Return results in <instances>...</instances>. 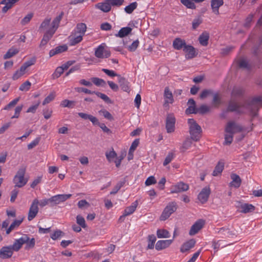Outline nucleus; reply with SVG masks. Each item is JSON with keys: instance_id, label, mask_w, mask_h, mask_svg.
<instances>
[{"instance_id": "1", "label": "nucleus", "mask_w": 262, "mask_h": 262, "mask_svg": "<svg viewBox=\"0 0 262 262\" xmlns=\"http://www.w3.org/2000/svg\"><path fill=\"white\" fill-rule=\"evenodd\" d=\"M243 130V128L233 121H229L225 128V145H230L233 141V135Z\"/></svg>"}, {"instance_id": "2", "label": "nucleus", "mask_w": 262, "mask_h": 262, "mask_svg": "<svg viewBox=\"0 0 262 262\" xmlns=\"http://www.w3.org/2000/svg\"><path fill=\"white\" fill-rule=\"evenodd\" d=\"M63 12H61L58 16H57L53 20L51 26L50 28L46 32L43 38L39 45V47L42 48L47 45L48 41L52 37L54 34L55 33L56 30L59 27V23L63 17Z\"/></svg>"}, {"instance_id": "3", "label": "nucleus", "mask_w": 262, "mask_h": 262, "mask_svg": "<svg viewBox=\"0 0 262 262\" xmlns=\"http://www.w3.org/2000/svg\"><path fill=\"white\" fill-rule=\"evenodd\" d=\"M252 100L250 101H246L243 104L238 103L234 99L230 100L228 102L227 112H236L237 114L244 113L243 108L252 111L253 107H255L254 103H252Z\"/></svg>"}, {"instance_id": "4", "label": "nucleus", "mask_w": 262, "mask_h": 262, "mask_svg": "<svg viewBox=\"0 0 262 262\" xmlns=\"http://www.w3.org/2000/svg\"><path fill=\"white\" fill-rule=\"evenodd\" d=\"M188 123L191 140L195 141H199L201 137V127L193 119H189Z\"/></svg>"}, {"instance_id": "5", "label": "nucleus", "mask_w": 262, "mask_h": 262, "mask_svg": "<svg viewBox=\"0 0 262 262\" xmlns=\"http://www.w3.org/2000/svg\"><path fill=\"white\" fill-rule=\"evenodd\" d=\"M26 169L24 166L20 167L14 176L13 182L15 187L21 188L28 182V179L25 177Z\"/></svg>"}, {"instance_id": "6", "label": "nucleus", "mask_w": 262, "mask_h": 262, "mask_svg": "<svg viewBox=\"0 0 262 262\" xmlns=\"http://www.w3.org/2000/svg\"><path fill=\"white\" fill-rule=\"evenodd\" d=\"M177 209V203L174 202H170L164 209L160 217V221H165L171 214L174 212Z\"/></svg>"}, {"instance_id": "7", "label": "nucleus", "mask_w": 262, "mask_h": 262, "mask_svg": "<svg viewBox=\"0 0 262 262\" xmlns=\"http://www.w3.org/2000/svg\"><path fill=\"white\" fill-rule=\"evenodd\" d=\"M189 188V186L188 184L183 182H180L171 186L170 193H177L182 192L188 190Z\"/></svg>"}, {"instance_id": "8", "label": "nucleus", "mask_w": 262, "mask_h": 262, "mask_svg": "<svg viewBox=\"0 0 262 262\" xmlns=\"http://www.w3.org/2000/svg\"><path fill=\"white\" fill-rule=\"evenodd\" d=\"M38 204L39 201L37 199L33 201L28 212V220L29 221L34 219L37 214L39 210Z\"/></svg>"}, {"instance_id": "9", "label": "nucleus", "mask_w": 262, "mask_h": 262, "mask_svg": "<svg viewBox=\"0 0 262 262\" xmlns=\"http://www.w3.org/2000/svg\"><path fill=\"white\" fill-rule=\"evenodd\" d=\"M95 55L98 58H108L111 56V52L105 49L104 44H101L96 49Z\"/></svg>"}, {"instance_id": "10", "label": "nucleus", "mask_w": 262, "mask_h": 262, "mask_svg": "<svg viewBox=\"0 0 262 262\" xmlns=\"http://www.w3.org/2000/svg\"><path fill=\"white\" fill-rule=\"evenodd\" d=\"M176 119L173 114H168L166 119V128L168 133L174 131Z\"/></svg>"}, {"instance_id": "11", "label": "nucleus", "mask_w": 262, "mask_h": 262, "mask_svg": "<svg viewBox=\"0 0 262 262\" xmlns=\"http://www.w3.org/2000/svg\"><path fill=\"white\" fill-rule=\"evenodd\" d=\"M210 193V188L206 186L203 188L199 193L198 199L202 204H204L208 201Z\"/></svg>"}, {"instance_id": "12", "label": "nucleus", "mask_w": 262, "mask_h": 262, "mask_svg": "<svg viewBox=\"0 0 262 262\" xmlns=\"http://www.w3.org/2000/svg\"><path fill=\"white\" fill-rule=\"evenodd\" d=\"M72 196L71 194H57L52 196L49 199L50 203H54L55 204H58L70 199Z\"/></svg>"}, {"instance_id": "13", "label": "nucleus", "mask_w": 262, "mask_h": 262, "mask_svg": "<svg viewBox=\"0 0 262 262\" xmlns=\"http://www.w3.org/2000/svg\"><path fill=\"white\" fill-rule=\"evenodd\" d=\"M205 221L200 219L198 220L191 227L189 234L190 235H194L196 234L204 226Z\"/></svg>"}, {"instance_id": "14", "label": "nucleus", "mask_w": 262, "mask_h": 262, "mask_svg": "<svg viewBox=\"0 0 262 262\" xmlns=\"http://www.w3.org/2000/svg\"><path fill=\"white\" fill-rule=\"evenodd\" d=\"M13 253V251L10 246L3 247L0 249V258L7 259L10 258Z\"/></svg>"}, {"instance_id": "15", "label": "nucleus", "mask_w": 262, "mask_h": 262, "mask_svg": "<svg viewBox=\"0 0 262 262\" xmlns=\"http://www.w3.org/2000/svg\"><path fill=\"white\" fill-rule=\"evenodd\" d=\"M118 82L121 90L127 93L130 92L129 82L125 78L122 77L121 75L118 76Z\"/></svg>"}, {"instance_id": "16", "label": "nucleus", "mask_w": 262, "mask_h": 262, "mask_svg": "<svg viewBox=\"0 0 262 262\" xmlns=\"http://www.w3.org/2000/svg\"><path fill=\"white\" fill-rule=\"evenodd\" d=\"M183 51L185 52V57L187 59H191L195 57L198 53L196 52L195 48L191 45L184 46Z\"/></svg>"}, {"instance_id": "17", "label": "nucleus", "mask_w": 262, "mask_h": 262, "mask_svg": "<svg viewBox=\"0 0 262 262\" xmlns=\"http://www.w3.org/2000/svg\"><path fill=\"white\" fill-rule=\"evenodd\" d=\"M217 233L221 235L223 238H231L235 235L234 231L230 230L229 228L225 227L219 229Z\"/></svg>"}, {"instance_id": "18", "label": "nucleus", "mask_w": 262, "mask_h": 262, "mask_svg": "<svg viewBox=\"0 0 262 262\" xmlns=\"http://www.w3.org/2000/svg\"><path fill=\"white\" fill-rule=\"evenodd\" d=\"M164 97L165 99L164 106H166L169 103L173 102V98L172 92L170 91L168 87H166L164 90Z\"/></svg>"}, {"instance_id": "19", "label": "nucleus", "mask_w": 262, "mask_h": 262, "mask_svg": "<svg viewBox=\"0 0 262 262\" xmlns=\"http://www.w3.org/2000/svg\"><path fill=\"white\" fill-rule=\"evenodd\" d=\"M22 238L26 241L25 244H26L25 249L26 250H29L33 249L35 245V239L33 237L30 238L27 234H24Z\"/></svg>"}, {"instance_id": "20", "label": "nucleus", "mask_w": 262, "mask_h": 262, "mask_svg": "<svg viewBox=\"0 0 262 262\" xmlns=\"http://www.w3.org/2000/svg\"><path fill=\"white\" fill-rule=\"evenodd\" d=\"M172 242V239L158 241L155 246L157 250H161L169 247Z\"/></svg>"}, {"instance_id": "21", "label": "nucleus", "mask_w": 262, "mask_h": 262, "mask_svg": "<svg viewBox=\"0 0 262 262\" xmlns=\"http://www.w3.org/2000/svg\"><path fill=\"white\" fill-rule=\"evenodd\" d=\"M224 4L223 0H211V7L212 10V12L216 14L219 15V8L223 6Z\"/></svg>"}, {"instance_id": "22", "label": "nucleus", "mask_w": 262, "mask_h": 262, "mask_svg": "<svg viewBox=\"0 0 262 262\" xmlns=\"http://www.w3.org/2000/svg\"><path fill=\"white\" fill-rule=\"evenodd\" d=\"M83 36L79 34L73 32L71 35L69 37L70 40V45L71 46H74L82 40Z\"/></svg>"}, {"instance_id": "23", "label": "nucleus", "mask_w": 262, "mask_h": 262, "mask_svg": "<svg viewBox=\"0 0 262 262\" xmlns=\"http://www.w3.org/2000/svg\"><path fill=\"white\" fill-rule=\"evenodd\" d=\"M195 243L196 242L194 239H191L188 241L184 243L181 247V252L182 253H184L189 250L190 249L192 248L194 246Z\"/></svg>"}, {"instance_id": "24", "label": "nucleus", "mask_w": 262, "mask_h": 262, "mask_svg": "<svg viewBox=\"0 0 262 262\" xmlns=\"http://www.w3.org/2000/svg\"><path fill=\"white\" fill-rule=\"evenodd\" d=\"M68 50V47L67 45H64L62 46H59L56 47L55 49H52L49 52L50 57H52L56 54L61 53L63 52L66 51Z\"/></svg>"}, {"instance_id": "25", "label": "nucleus", "mask_w": 262, "mask_h": 262, "mask_svg": "<svg viewBox=\"0 0 262 262\" xmlns=\"http://www.w3.org/2000/svg\"><path fill=\"white\" fill-rule=\"evenodd\" d=\"M25 242H26V241L21 236L20 238L15 239L13 244L10 245V246L13 251L17 252L21 249L22 246L25 244Z\"/></svg>"}, {"instance_id": "26", "label": "nucleus", "mask_w": 262, "mask_h": 262, "mask_svg": "<svg viewBox=\"0 0 262 262\" xmlns=\"http://www.w3.org/2000/svg\"><path fill=\"white\" fill-rule=\"evenodd\" d=\"M231 178L232 181L230 183V185L233 186L235 188H238L242 182V180L237 174L235 173H232L231 174Z\"/></svg>"}, {"instance_id": "27", "label": "nucleus", "mask_w": 262, "mask_h": 262, "mask_svg": "<svg viewBox=\"0 0 262 262\" xmlns=\"http://www.w3.org/2000/svg\"><path fill=\"white\" fill-rule=\"evenodd\" d=\"M96 6L98 8L104 12H109L111 9V6L108 0L105 1L103 3H99Z\"/></svg>"}, {"instance_id": "28", "label": "nucleus", "mask_w": 262, "mask_h": 262, "mask_svg": "<svg viewBox=\"0 0 262 262\" xmlns=\"http://www.w3.org/2000/svg\"><path fill=\"white\" fill-rule=\"evenodd\" d=\"M186 44L184 40L180 38H176L173 41V47L176 50H181L184 48Z\"/></svg>"}, {"instance_id": "29", "label": "nucleus", "mask_w": 262, "mask_h": 262, "mask_svg": "<svg viewBox=\"0 0 262 262\" xmlns=\"http://www.w3.org/2000/svg\"><path fill=\"white\" fill-rule=\"evenodd\" d=\"M224 168V162L221 160L217 165L215 166V168L213 171L212 175L213 176H217L220 174L223 171Z\"/></svg>"}, {"instance_id": "30", "label": "nucleus", "mask_w": 262, "mask_h": 262, "mask_svg": "<svg viewBox=\"0 0 262 262\" xmlns=\"http://www.w3.org/2000/svg\"><path fill=\"white\" fill-rule=\"evenodd\" d=\"M86 30V26L84 23H79L77 25L74 32L83 36Z\"/></svg>"}, {"instance_id": "31", "label": "nucleus", "mask_w": 262, "mask_h": 262, "mask_svg": "<svg viewBox=\"0 0 262 262\" xmlns=\"http://www.w3.org/2000/svg\"><path fill=\"white\" fill-rule=\"evenodd\" d=\"M240 208L242 209L240 211L242 213H246L254 210L255 207L252 204H241Z\"/></svg>"}, {"instance_id": "32", "label": "nucleus", "mask_w": 262, "mask_h": 262, "mask_svg": "<svg viewBox=\"0 0 262 262\" xmlns=\"http://www.w3.org/2000/svg\"><path fill=\"white\" fill-rule=\"evenodd\" d=\"M138 205V202L136 201L132 203L131 206L126 207L124 211L125 215L127 216L132 214L135 211Z\"/></svg>"}, {"instance_id": "33", "label": "nucleus", "mask_w": 262, "mask_h": 262, "mask_svg": "<svg viewBox=\"0 0 262 262\" xmlns=\"http://www.w3.org/2000/svg\"><path fill=\"white\" fill-rule=\"evenodd\" d=\"M209 36V34L206 32H203L199 38V42L201 45L203 46H206L208 43Z\"/></svg>"}, {"instance_id": "34", "label": "nucleus", "mask_w": 262, "mask_h": 262, "mask_svg": "<svg viewBox=\"0 0 262 262\" xmlns=\"http://www.w3.org/2000/svg\"><path fill=\"white\" fill-rule=\"evenodd\" d=\"M132 29L130 27H124V28H122L118 32V33L117 34H116L115 35L116 36H117V37H124L126 36H127V35H128L132 31Z\"/></svg>"}, {"instance_id": "35", "label": "nucleus", "mask_w": 262, "mask_h": 262, "mask_svg": "<svg viewBox=\"0 0 262 262\" xmlns=\"http://www.w3.org/2000/svg\"><path fill=\"white\" fill-rule=\"evenodd\" d=\"M19 51L18 49L12 48L10 49L7 53L4 55V59H9L18 53Z\"/></svg>"}, {"instance_id": "36", "label": "nucleus", "mask_w": 262, "mask_h": 262, "mask_svg": "<svg viewBox=\"0 0 262 262\" xmlns=\"http://www.w3.org/2000/svg\"><path fill=\"white\" fill-rule=\"evenodd\" d=\"M26 69L22 66L20 67V69L16 71L12 76V79L14 80L18 79L21 76L24 75L26 72Z\"/></svg>"}, {"instance_id": "37", "label": "nucleus", "mask_w": 262, "mask_h": 262, "mask_svg": "<svg viewBox=\"0 0 262 262\" xmlns=\"http://www.w3.org/2000/svg\"><path fill=\"white\" fill-rule=\"evenodd\" d=\"M156 237L155 235L151 234L148 236V245L147 249H152L154 248V245L156 241Z\"/></svg>"}, {"instance_id": "38", "label": "nucleus", "mask_w": 262, "mask_h": 262, "mask_svg": "<svg viewBox=\"0 0 262 262\" xmlns=\"http://www.w3.org/2000/svg\"><path fill=\"white\" fill-rule=\"evenodd\" d=\"M244 93L243 89L241 88H234L231 93L232 97H238L242 96Z\"/></svg>"}, {"instance_id": "39", "label": "nucleus", "mask_w": 262, "mask_h": 262, "mask_svg": "<svg viewBox=\"0 0 262 262\" xmlns=\"http://www.w3.org/2000/svg\"><path fill=\"white\" fill-rule=\"evenodd\" d=\"M75 105L74 101L64 99L61 101L60 105L63 107L73 108Z\"/></svg>"}, {"instance_id": "40", "label": "nucleus", "mask_w": 262, "mask_h": 262, "mask_svg": "<svg viewBox=\"0 0 262 262\" xmlns=\"http://www.w3.org/2000/svg\"><path fill=\"white\" fill-rule=\"evenodd\" d=\"M137 6L138 4L137 2H133L130 4L129 5L127 6L124 8V11L128 14H131L134 11V10L137 8Z\"/></svg>"}, {"instance_id": "41", "label": "nucleus", "mask_w": 262, "mask_h": 262, "mask_svg": "<svg viewBox=\"0 0 262 262\" xmlns=\"http://www.w3.org/2000/svg\"><path fill=\"white\" fill-rule=\"evenodd\" d=\"M157 235L158 238H167L169 237V232L165 229H158L157 231Z\"/></svg>"}, {"instance_id": "42", "label": "nucleus", "mask_w": 262, "mask_h": 262, "mask_svg": "<svg viewBox=\"0 0 262 262\" xmlns=\"http://www.w3.org/2000/svg\"><path fill=\"white\" fill-rule=\"evenodd\" d=\"M191 139L187 138L184 141L182 147L180 148L182 152L185 151L186 150L188 149L191 146L192 144V141Z\"/></svg>"}, {"instance_id": "43", "label": "nucleus", "mask_w": 262, "mask_h": 262, "mask_svg": "<svg viewBox=\"0 0 262 262\" xmlns=\"http://www.w3.org/2000/svg\"><path fill=\"white\" fill-rule=\"evenodd\" d=\"M64 233L60 230H57L54 231L53 233L51 234L50 237L53 240H56L59 238L60 237L63 236Z\"/></svg>"}, {"instance_id": "44", "label": "nucleus", "mask_w": 262, "mask_h": 262, "mask_svg": "<svg viewBox=\"0 0 262 262\" xmlns=\"http://www.w3.org/2000/svg\"><path fill=\"white\" fill-rule=\"evenodd\" d=\"M91 80L97 86H104L106 84L105 81L103 79L97 77L92 78Z\"/></svg>"}, {"instance_id": "45", "label": "nucleus", "mask_w": 262, "mask_h": 262, "mask_svg": "<svg viewBox=\"0 0 262 262\" xmlns=\"http://www.w3.org/2000/svg\"><path fill=\"white\" fill-rule=\"evenodd\" d=\"M94 94L96 95L98 97L101 98L102 100H103L105 102L107 103H111L112 101L110 99V98L105 94L101 93L99 92H96L95 91Z\"/></svg>"}, {"instance_id": "46", "label": "nucleus", "mask_w": 262, "mask_h": 262, "mask_svg": "<svg viewBox=\"0 0 262 262\" xmlns=\"http://www.w3.org/2000/svg\"><path fill=\"white\" fill-rule=\"evenodd\" d=\"M202 22L203 20L201 16H198L194 18L192 23V29H196L199 27V26L202 23Z\"/></svg>"}, {"instance_id": "47", "label": "nucleus", "mask_w": 262, "mask_h": 262, "mask_svg": "<svg viewBox=\"0 0 262 262\" xmlns=\"http://www.w3.org/2000/svg\"><path fill=\"white\" fill-rule=\"evenodd\" d=\"M181 2L188 8L192 9L195 8V5L191 0H181Z\"/></svg>"}, {"instance_id": "48", "label": "nucleus", "mask_w": 262, "mask_h": 262, "mask_svg": "<svg viewBox=\"0 0 262 262\" xmlns=\"http://www.w3.org/2000/svg\"><path fill=\"white\" fill-rule=\"evenodd\" d=\"M76 223L83 228H85L86 227L84 217L80 215H78L76 216Z\"/></svg>"}, {"instance_id": "49", "label": "nucleus", "mask_w": 262, "mask_h": 262, "mask_svg": "<svg viewBox=\"0 0 262 262\" xmlns=\"http://www.w3.org/2000/svg\"><path fill=\"white\" fill-rule=\"evenodd\" d=\"M64 70L62 67H57L54 73L52 74V77L53 79H56L60 76V75L63 73Z\"/></svg>"}, {"instance_id": "50", "label": "nucleus", "mask_w": 262, "mask_h": 262, "mask_svg": "<svg viewBox=\"0 0 262 262\" xmlns=\"http://www.w3.org/2000/svg\"><path fill=\"white\" fill-rule=\"evenodd\" d=\"M55 97V92H53L51 93L43 100L42 102L43 105H46L54 99Z\"/></svg>"}, {"instance_id": "51", "label": "nucleus", "mask_w": 262, "mask_h": 262, "mask_svg": "<svg viewBox=\"0 0 262 262\" xmlns=\"http://www.w3.org/2000/svg\"><path fill=\"white\" fill-rule=\"evenodd\" d=\"M210 111V107L206 105L203 104L200 106L199 108H197L198 113L201 114H204Z\"/></svg>"}, {"instance_id": "52", "label": "nucleus", "mask_w": 262, "mask_h": 262, "mask_svg": "<svg viewBox=\"0 0 262 262\" xmlns=\"http://www.w3.org/2000/svg\"><path fill=\"white\" fill-rule=\"evenodd\" d=\"M51 21L50 18H46L41 24L39 27V30L42 31L48 28Z\"/></svg>"}, {"instance_id": "53", "label": "nucleus", "mask_w": 262, "mask_h": 262, "mask_svg": "<svg viewBox=\"0 0 262 262\" xmlns=\"http://www.w3.org/2000/svg\"><path fill=\"white\" fill-rule=\"evenodd\" d=\"M33 16V14L32 13H30L28 14L21 20V24L23 26L27 25L29 22L31 20Z\"/></svg>"}, {"instance_id": "54", "label": "nucleus", "mask_w": 262, "mask_h": 262, "mask_svg": "<svg viewBox=\"0 0 262 262\" xmlns=\"http://www.w3.org/2000/svg\"><path fill=\"white\" fill-rule=\"evenodd\" d=\"M139 144V139H135L133 143H132V145L129 148V154H132V155L133 156V153L136 149L137 147L138 146Z\"/></svg>"}, {"instance_id": "55", "label": "nucleus", "mask_w": 262, "mask_h": 262, "mask_svg": "<svg viewBox=\"0 0 262 262\" xmlns=\"http://www.w3.org/2000/svg\"><path fill=\"white\" fill-rule=\"evenodd\" d=\"M139 41L138 40V39H137L134 41L130 46H128L127 47V49L130 52H134L137 49V48L139 46Z\"/></svg>"}, {"instance_id": "56", "label": "nucleus", "mask_w": 262, "mask_h": 262, "mask_svg": "<svg viewBox=\"0 0 262 262\" xmlns=\"http://www.w3.org/2000/svg\"><path fill=\"white\" fill-rule=\"evenodd\" d=\"M75 90L78 93L83 92L85 94H94L95 93V91H92L86 88L81 87L75 88Z\"/></svg>"}, {"instance_id": "57", "label": "nucleus", "mask_w": 262, "mask_h": 262, "mask_svg": "<svg viewBox=\"0 0 262 262\" xmlns=\"http://www.w3.org/2000/svg\"><path fill=\"white\" fill-rule=\"evenodd\" d=\"M238 66L241 68L250 69V66L248 62L245 58L239 59L238 61Z\"/></svg>"}, {"instance_id": "58", "label": "nucleus", "mask_w": 262, "mask_h": 262, "mask_svg": "<svg viewBox=\"0 0 262 262\" xmlns=\"http://www.w3.org/2000/svg\"><path fill=\"white\" fill-rule=\"evenodd\" d=\"M213 94V92L211 90H204L202 93L200 94V97L201 99H204L210 95H212Z\"/></svg>"}, {"instance_id": "59", "label": "nucleus", "mask_w": 262, "mask_h": 262, "mask_svg": "<svg viewBox=\"0 0 262 262\" xmlns=\"http://www.w3.org/2000/svg\"><path fill=\"white\" fill-rule=\"evenodd\" d=\"M31 83L29 81H26L23 83L19 87V90L21 91H27L30 89Z\"/></svg>"}, {"instance_id": "60", "label": "nucleus", "mask_w": 262, "mask_h": 262, "mask_svg": "<svg viewBox=\"0 0 262 262\" xmlns=\"http://www.w3.org/2000/svg\"><path fill=\"white\" fill-rule=\"evenodd\" d=\"M99 113L102 114L103 116L110 120H113L114 119L113 117L110 113L105 110H101L99 112Z\"/></svg>"}, {"instance_id": "61", "label": "nucleus", "mask_w": 262, "mask_h": 262, "mask_svg": "<svg viewBox=\"0 0 262 262\" xmlns=\"http://www.w3.org/2000/svg\"><path fill=\"white\" fill-rule=\"evenodd\" d=\"M221 98L218 94L213 95L212 103L214 106H219L221 104Z\"/></svg>"}, {"instance_id": "62", "label": "nucleus", "mask_w": 262, "mask_h": 262, "mask_svg": "<svg viewBox=\"0 0 262 262\" xmlns=\"http://www.w3.org/2000/svg\"><path fill=\"white\" fill-rule=\"evenodd\" d=\"M102 71L105 73L107 75L110 77H115L117 76L118 78V76H120V75L117 74L116 72H115L113 70H110L106 69H102Z\"/></svg>"}, {"instance_id": "63", "label": "nucleus", "mask_w": 262, "mask_h": 262, "mask_svg": "<svg viewBox=\"0 0 262 262\" xmlns=\"http://www.w3.org/2000/svg\"><path fill=\"white\" fill-rule=\"evenodd\" d=\"M19 100V97L16 98L12 101H11L8 104H7L4 107V110H8L10 109L11 107L14 106L18 102Z\"/></svg>"}, {"instance_id": "64", "label": "nucleus", "mask_w": 262, "mask_h": 262, "mask_svg": "<svg viewBox=\"0 0 262 262\" xmlns=\"http://www.w3.org/2000/svg\"><path fill=\"white\" fill-rule=\"evenodd\" d=\"M185 113L187 115L190 114H197V108H195V106L189 105L188 107L186 110Z\"/></svg>"}]
</instances>
